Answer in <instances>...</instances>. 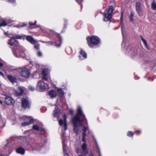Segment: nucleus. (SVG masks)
Wrapping results in <instances>:
<instances>
[{
	"instance_id": "nucleus-1",
	"label": "nucleus",
	"mask_w": 156,
	"mask_h": 156,
	"mask_svg": "<svg viewBox=\"0 0 156 156\" xmlns=\"http://www.w3.org/2000/svg\"><path fill=\"white\" fill-rule=\"evenodd\" d=\"M77 114L73 117L71 119L73 125V130L74 132L77 135L79 131V127L84 126L82 129L83 131L86 132L88 128V123L85 115L83 114L82 109L80 106H78L77 108Z\"/></svg>"
},
{
	"instance_id": "nucleus-2",
	"label": "nucleus",
	"mask_w": 156,
	"mask_h": 156,
	"mask_svg": "<svg viewBox=\"0 0 156 156\" xmlns=\"http://www.w3.org/2000/svg\"><path fill=\"white\" fill-rule=\"evenodd\" d=\"M12 51L14 55L16 57L19 58L22 56L21 53H23L25 56L26 55L24 52L25 48L18 44L16 45L15 44L12 48Z\"/></svg>"
},
{
	"instance_id": "nucleus-3",
	"label": "nucleus",
	"mask_w": 156,
	"mask_h": 156,
	"mask_svg": "<svg viewBox=\"0 0 156 156\" xmlns=\"http://www.w3.org/2000/svg\"><path fill=\"white\" fill-rule=\"evenodd\" d=\"M114 9L112 5L109 6L108 8L106 9L104 12L105 21L107 22L109 21L112 17V15L113 13Z\"/></svg>"
},
{
	"instance_id": "nucleus-4",
	"label": "nucleus",
	"mask_w": 156,
	"mask_h": 156,
	"mask_svg": "<svg viewBox=\"0 0 156 156\" xmlns=\"http://www.w3.org/2000/svg\"><path fill=\"white\" fill-rule=\"evenodd\" d=\"M88 44L90 48H93L95 45H97L100 42L99 38L97 36H93L88 37L87 39Z\"/></svg>"
},
{
	"instance_id": "nucleus-5",
	"label": "nucleus",
	"mask_w": 156,
	"mask_h": 156,
	"mask_svg": "<svg viewBox=\"0 0 156 156\" xmlns=\"http://www.w3.org/2000/svg\"><path fill=\"white\" fill-rule=\"evenodd\" d=\"M28 145H30L33 151H41V153H44L42 151V150L44 149L42 144L38 143H33L31 144L28 143Z\"/></svg>"
},
{
	"instance_id": "nucleus-6",
	"label": "nucleus",
	"mask_w": 156,
	"mask_h": 156,
	"mask_svg": "<svg viewBox=\"0 0 156 156\" xmlns=\"http://www.w3.org/2000/svg\"><path fill=\"white\" fill-rule=\"evenodd\" d=\"M5 70L3 71L4 73L7 75V77L8 80L12 83H16L17 82V79L14 76L8 75L9 74V72L11 70L12 71H16L17 69H5Z\"/></svg>"
},
{
	"instance_id": "nucleus-7",
	"label": "nucleus",
	"mask_w": 156,
	"mask_h": 156,
	"mask_svg": "<svg viewBox=\"0 0 156 156\" xmlns=\"http://www.w3.org/2000/svg\"><path fill=\"white\" fill-rule=\"evenodd\" d=\"M48 87V85L45 83L42 80H41L39 81L37 83V89L38 91H43L45 90L47 87Z\"/></svg>"
},
{
	"instance_id": "nucleus-8",
	"label": "nucleus",
	"mask_w": 156,
	"mask_h": 156,
	"mask_svg": "<svg viewBox=\"0 0 156 156\" xmlns=\"http://www.w3.org/2000/svg\"><path fill=\"white\" fill-rule=\"evenodd\" d=\"M43 79L46 81L51 82L50 75V71L48 69H43L42 71Z\"/></svg>"
},
{
	"instance_id": "nucleus-9",
	"label": "nucleus",
	"mask_w": 156,
	"mask_h": 156,
	"mask_svg": "<svg viewBox=\"0 0 156 156\" xmlns=\"http://www.w3.org/2000/svg\"><path fill=\"white\" fill-rule=\"evenodd\" d=\"M85 137H83L82 140L84 142L81 146L82 150V154L84 155H86L88 153V151L87 149V145L86 143V140L85 138Z\"/></svg>"
},
{
	"instance_id": "nucleus-10",
	"label": "nucleus",
	"mask_w": 156,
	"mask_h": 156,
	"mask_svg": "<svg viewBox=\"0 0 156 156\" xmlns=\"http://www.w3.org/2000/svg\"><path fill=\"white\" fill-rule=\"evenodd\" d=\"M63 118L64 120L61 119H60L59 120V123L60 126H62L63 125L64 129L65 130H66L67 129L66 122V114L65 113L63 114Z\"/></svg>"
},
{
	"instance_id": "nucleus-11",
	"label": "nucleus",
	"mask_w": 156,
	"mask_h": 156,
	"mask_svg": "<svg viewBox=\"0 0 156 156\" xmlns=\"http://www.w3.org/2000/svg\"><path fill=\"white\" fill-rule=\"evenodd\" d=\"M21 103L22 106L25 109L29 108L30 105V102L27 98L22 99Z\"/></svg>"
},
{
	"instance_id": "nucleus-12",
	"label": "nucleus",
	"mask_w": 156,
	"mask_h": 156,
	"mask_svg": "<svg viewBox=\"0 0 156 156\" xmlns=\"http://www.w3.org/2000/svg\"><path fill=\"white\" fill-rule=\"evenodd\" d=\"M30 74V69H22L21 75L22 77L28 78Z\"/></svg>"
},
{
	"instance_id": "nucleus-13",
	"label": "nucleus",
	"mask_w": 156,
	"mask_h": 156,
	"mask_svg": "<svg viewBox=\"0 0 156 156\" xmlns=\"http://www.w3.org/2000/svg\"><path fill=\"white\" fill-rule=\"evenodd\" d=\"M5 102L7 105H13L15 103L14 100L11 97H6L5 99Z\"/></svg>"
},
{
	"instance_id": "nucleus-14",
	"label": "nucleus",
	"mask_w": 156,
	"mask_h": 156,
	"mask_svg": "<svg viewBox=\"0 0 156 156\" xmlns=\"http://www.w3.org/2000/svg\"><path fill=\"white\" fill-rule=\"evenodd\" d=\"M141 4L139 2H137L136 5V11L140 16L143 15V13L142 9L141 6Z\"/></svg>"
},
{
	"instance_id": "nucleus-15",
	"label": "nucleus",
	"mask_w": 156,
	"mask_h": 156,
	"mask_svg": "<svg viewBox=\"0 0 156 156\" xmlns=\"http://www.w3.org/2000/svg\"><path fill=\"white\" fill-rule=\"evenodd\" d=\"M62 146H63V153L64 154V156H69V154L67 152V147L66 146L67 142L63 140L62 141Z\"/></svg>"
},
{
	"instance_id": "nucleus-16",
	"label": "nucleus",
	"mask_w": 156,
	"mask_h": 156,
	"mask_svg": "<svg viewBox=\"0 0 156 156\" xmlns=\"http://www.w3.org/2000/svg\"><path fill=\"white\" fill-rule=\"evenodd\" d=\"M45 133V130L44 128H41L40 129L39 132L36 134V135L37 136L41 137L42 139H43V137H46Z\"/></svg>"
},
{
	"instance_id": "nucleus-17",
	"label": "nucleus",
	"mask_w": 156,
	"mask_h": 156,
	"mask_svg": "<svg viewBox=\"0 0 156 156\" xmlns=\"http://www.w3.org/2000/svg\"><path fill=\"white\" fill-rule=\"evenodd\" d=\"M58 100L57 101V104L55 105V110L54 111L53 115L55 117H58L60 115V111L59 109H58V108L57 107L56 105H58Z\"/></svg>"
},
{
	"instance_id": "nucleus-18",
	"label": "nucleus",
	"mask_w": 156,
	"mask_h": 156,
	"mask_svg": "<svg viewBox=\"0 0 156 156\" xmlns=\"http://www.w3.org/2000/svg\"><path fill=\"white\" fill-rule=\"evenodd\" d=\"M9 37H10L11 38L8 41V44L11 46H13L14 44H15H15L16 45L17 44H18V43L16 42L15 39L13 37L11 36H9Z\"/></svg>"
},
{
	"instance_id": "nucleus-19",
	"label": "nucleus",
	"mask_w": 156,
	"mask_h": 156,
	"mask_svg": "<svg viewBox=\"0 0 156 156\" xmlns=\"http://www.w3.org/2000/svg\"><path fill=\"white\" fill-rule=\"evenodd\" d=\"M80 54L79 56V59L80 60H83L87 58V55L86 52L83 50H81L80 52Z\"/></svg>"
},
{
	"instance_id": "nucleus-20",
	"label": "nucleus",
	"mask_w": 156,
	"mask_h": 156,
	"mask_svg": "<svg viewBox=\"0 0 156 156\" xmlns=\"http://www.w3.org/2000/svg\"><path fill=\"white\" fill-rule=\"evenodd\" d=\"M26 40L31 44H34L36 42V40H34L32 37L30 35H27L26 37Z\"/></svg>"
},
{
	"instance_id": "nucleus-21",
	"label": "nucleus",
	"mask_w": 156,
	"mask_h": 156,
	"mask_svg": "<svg viewBox=\"0 0 156 156\" xmlns=\"http://www.w3.org/2000/svg\"><path fill=\"white\" fill-rule=\"evenodd\" d=\"M12 22L11 20L9 19H4L3 20L2 23H0V27L1 26H5L8 25V24Z\"/></svg>"
},
{
	"instance_id": "nucleus-22",
	"label": "nucleus",
	"mask_w": 156,
	"mask_h": 156,
	"mask_svg": "<svg viewBox=\"0 0 156 156\" xmlns=\"http://www.w3.org/2000/svg\"><path fill=\"white\" fill-rule=\"evenodd\" d=\"M16 152L17 153L23 155L25 153V150L21 147H19L16 149Z\"/></svg>"
},
{
	"instance_id": "nucleus-23",
	"label": "nucleus",
	"mask_w": 156,
	"mask_h": 156,
	"mask_svg": "<svg viewBox=\"0 0 156 156\" xmlns=\"http://www.w3.org/2000/svg\"><path fill=\"white\" fill-rule=\"evenodd\" d=\"M22 119H24L26 122H31V124H32L34 122V119L31 117H27L26 116H23Z\"/></svg>"
},
{
	"instance_id": "nucleus-24",
	"label": "nucleus",
	"mask_w": 156,
	"mask_h": 156,
	"mask_svg": "<svg viewBox=\"0 0 156 156\" xmlns=\"http://www.w3.org/2000/svg\"><path fill=\"white\" fill-rule=\"evenodd\" d=\"M49 95L51 98H53L56 97V93L55 90H51L49 92Z\"/></svg>"
},
{
	"instance_id": "nucleus-25",
	"label": "nucleus",
	"mask_w": 156,
	"mask_h": 156,
	"mask_svg": "<svg viewBox=\"0 0 156 156\" xmlns=\"http://www.w3.org/2000/svg\"><path fill=\"white\" fill-rule=\"evenodd\" d=\"M57 94L59 97H62L64 94L63 92L62 88L58 89L57 91Z\"/></svg>"
},
{
	"instance_id": "nucleus-26",
	"label": "nucleus",
	"mask_w": 156,
	"mask_h": 156,
	"mask_svg": "<svg viewBox=\"0 0 156 156\" xmlns=\"http://www.w3.org/2000/svg\"><path fill=\"white\" fill-rule=\"evenodd\" d=\"M16 93L18 96L21 95L23 93V90L22 88L19 87L16 91Z\"/></svg>"
},
{
	"instance_id": "nucleus-27",
	"label": "nucleus",
	"mask_w": 156,
	"mask_h": 156,
	"mask_svg": "<svg viewBox=\"0 0 156 156\" xmlns=\"http://www.w3.org/2000/svg\"><path fill=\"white\" fill-rule=\"evenodd\" d=\"M140 37L141 38V39L142 40V41L143 42L144 45H145L146 47L149 50V48H148V46L147 43L146 41L144 38L142 37L141 35H140Z\"/></svg>"
},
{
	"instance_id": "nucleus-28",
	"label": "nucleus",
	"mask_w": 156,
	"mask_h": 156,
	"mask_svg": "<svg viewBox=\"0 0 156 156\" xmlns=\"http://www.w3.org/2000/svg\"><path fill=\"white\" fill-rule=\"evenodd\" d=\"M46 43L50 45H54L55 46L57 47H59L60 46V44L58 45L57 43L53 42L51 41L46 42Z\"/></svg>"
},
{
	"instance_id": "nucleus-29",
	"label": "nucleus",
	"mask_w": 156,
	"mask_h": 156,
	"mask_svg": "<svg viewBox=\"0 0 156 156\" xmlns=\"http://www.w3.org/2000/svg\"><path fill=\"white\" fill-rule=\"evenodd\" d=\"M33 129L27 130L24 132V133L25 135L26 136H28L31 134L33 132Z\"/></svg>"
},
{
	"instance_id": "nucleus-30",
	"label": "nucleus",
	"mask_w": 156,
	"mask_h": 156,
	"mask_svg": "<svg viewBox=\"0 0 156 156\" xmlns=\"http://www.w3.org/2000/svg\"><path fill=\"white\" fill-rule=\"evenodd\" d=\"M44 66H42V65H40L39 64H37L35 62H34L33 64V67L34 68H42L43 67H44Z\"/></svg>"
},
{
	"instance_id": "nucleus-31",
	"label": "nucleus",
	"mask_w": 156,
	"mask_h": 156,
	"mask_svg": "<svg viewBox=\"0 0 156 156\" xmlns=\"http://www.w3.org/2000/svg\"><path fill=\"white\" fill-rule=\"evenodd\" d=\"M126 134L127 136L128 137H131L133 136L134 134V132L133 133L131 131H129Z\"/></svg>"
},
{
	"instance_id": "nucleus-32",
	"label": "nucleus",
	"mask_w": 156,
	"mask_h": 156,
	"mask_svg": "<svg viewBox=\"0 0 156 156\" xmlns=\"http://www.w3.org/2000/svg\"><path fill=\"white\" fill-rule=\"evenodd\" d=\"M128 50V49L127 50L126 53H127V52H128V54H129V55L133 56L134 55H135L136 54V52H134V51H133V50L130 51H129Z\"/></svg>"
},
{
	"instance_id": "nucleus-33",
	"label": "nucleus",
	"mask_w": 156,
	"mask_h": 156,
	"mask_svg": "<svg viewBox=\"0 0 156 156\" xmlns=\"http://www.w3.org/2000/svg\"><path fill=\"white\" fill-rule=\"evenodd\" d=\"M27 26V24H26L25 23H21L19 24H17L15 26V27H16L17 28H20V27H25Z\"/></svg>"
},
{
	"instance_id": "nucleus-34",
	"label": "nucleus",
	"mask_w": 156,
	"mask_h": 156,
	"mask_svg": "<svg viewBox=\"0 0 156 156\" xmlns=\"http://www.w3.org/2000/svg\"><path fill=\"white\" fill-rule=\"evenodd\" d=\"M30 124H31V122H27L26 121L23 123H21V125L22 126H28Z\"/></svg>"
},
{
	"instance_id": "nucleus-35",
	"label": "nucleus",
	"mask_w": 156,
	"mask_h": 156,
	"mask_svg": "<svg viewBox=\"0 0 156 156\" xmlns=\"http://www.w3.org/2000/svg\"><path fill=\"white\" fill-rule=\"evenodd\" d=\"M34 47L35 48L38 50L39 48L40 44L39 43H38L37 41H36V42L35 43V44H34Z\"/></svg>"
},
{
	"instance_id": "nucleus-36",
	"label": "nucleus",
	"mask_w": 156,
	"mask_h": 156,
	"mask_svg": "<svg viewBox=\"0 0 156 156\" xmlns=\"http://www.w3.org/2000/svg\"><path fill=\"white\" fill-rule=\"evenodd\" d=\"M151 8L154 10H156V3L154 1H153L152 3Z\"/></svg>"
},
{
	"instance_id": "nucleus-37",
	"label": "nucleus",
	"mask_w": 156,
	"mask_h": 156,
	"mask_svg": "<svg viewBox=\"0 0 156 156\" xmlns=\"http://www.w3.org/2000/svg\"><path fill=\"white\" fill-rule=\"evenodd\" d=\"M95 141L96 143V150L97 151V153L99 152V151H101L100 150V149L99 147V146L98 144V143L97 142V141L96 140H95Z\"/></svg>"
},
{
	"instance_id": "nucleus-38",
	"label": "nucleus",
	"mask_w": 156,
	"mask_h": 156,
	"mask_svg": "<svg viewBox=\"0 0 156 156\" xmlns=\"http://www.w3.org/2000/svg\"><path fill=\"white\" fill-rule=\"evenodd\" d=\"M15 39H21L22 38V37L18 35H16L12 36Z\"/></svg>"
},
{
	"instance_id": "nucleus-39",
	"label": "nucleus",
	"mask_w": 156,
	"mask_h": 156,
	"mask_svg": "<svg viewBox=\"0 0 156 156\" xmlns=\"http://www.w3.org/2000/svg\"><path fill=\"white\" fill-rule=\"evenodd\" d=\"M36 21H35V22L34 23H32L31 22H30L29 23V24L30 25H31V26L35 25V27H34V28H37V27H39V26H38L36 25Z\"/></svg>"
},
{
	"instance_id": "nucleus-40",
	"label": "nucleus",
	"mask_w": 156,
	"mask_h": 156,
	"mask_svg": "<svg viewBox=\"0 0 156 156\" xmlns=\"http://www.w3.org/2000/svg\"><path fill=\"white\" fill-rule=\"evenodd\" d=\"M33 128L34 130H38V132H39V130H40V129L39 128L38 126L36 125H35L33 126Z\"/></svg>"
},
{
	"instance_id": "nucleus-41",
	"label": "nucleus",
	"mask_w": 156,
	"mask_h": 156,
	"mask_svg": "<svg viewBox=\"0 0 156 156\" xmlns=\"http://www.w3.org/2000/svg\"><path fill=\"white\" fill-rule=\"evenodd\" d=\"M28 89L32 91H33L35 89L34 87L31 86H30L28 87Z\"/></svg>"
},
{
	"instance_id": "nucleus-42",
	"label": "nucleus",
	"mask_w": 156,
	"mask_h": 156,
	"mask_svg": "<svg viewBox=\"0 0 156 156\" xmlns=\"http://www.w3.org/2000/svg\"><path fill=\"white\" fill-rule=\"evenodd\" d=\"M141 133V131L140 130H137L134 132V134L136 133L137 135H139Z\"/></svg>"
},
{
	"instance_id": "nucleus-43",
	"label": "nucleus",
	"mask_w": 156,
	"mask_h": 156,
	"mask_svg": "<svg viewBox=\"0 0 156 156\" xmlns=\"http://www.w3.org/2000/svg\"><path fill=\"white\" fill-rule=\"evenodd\" d=\"M121 29H122V34L123 37V43L122 44V46L123 45V43H124V34L123 32V27H121Z\"/></svg>"
},
{
	"instance_id": "nucleus-44",
	"label": "nucleus",
	"mask_w": 156,
	"mask_h": 156,
	"mask_svg": "<svg viewBox=\"0 0 156 156\" xmlns=\"http://www.w3.org/2000/svg\"><path fill=\"white\" fill-rule=\"evenodd\" d=\"M4 66V64L2 62L0 59V68L3 67Z\"/></svg>"
},
{
	"instance_id": "nucleus-45",
	"label": "nucleus",
	"mask_w": 156,
	"mask_h": 156,
	"mask_svg": "<svg viewBox=\"0 0 156 156\" xmlns=\"http://www.w3.org/2000/svg\"><path fill=\"white\" fill-rule=\"evenodd\" d=\"M69 113L72 115H73L74 114V111L73 109H70L69 110Z\"/></svg>"
},
{
	"instance_id": "nucleus-46",
	"label": "nucleus",
	"mask_w": 156,
	"mask_h": 156,
	"mask_svg": "<svg viewBox=\"0 0 156 156\" xmlns=\"http://www.w3.org/2000/svg\"><path fill=\"white\" fill-rule=\"evenodd\" d=\"M40 28L42 31H44V32H45V28L43 27H40Z\"/></svg>"
},
{
	"instance_id": "nucleus-47",
	"label": "nucleus",
	"mask_w": 156,
	"mask_h": 156,
	"mask_svg": "<svg viewBox=\"0 0 156 156\" xmlns=\"http://www.w3.org/2000/svg\"><path fill=\"white\" fill-rule=\"evenodd\" d=\"M123 12H122V13H121V18H120V20H121V22H122V21L123 20Z\"/></svg>"
},
{
	"instance_id": "nucleus-48",
	"label": "nucleus",
	"mask_w": 156,
	"mask_h": 156,
	"mask_svg": "<svg viewBox=\"0 0 156 156\" xmlns=\"http://www.w3.org/2000/svg\"><path fill=\"white\" fill-rule=\"evenodd\" d=\"M37 55L39 56H41L42 55V53L40 51H38L37 53Z\"/></svg>"
},
{
	"instance_id": "nucleus-49",
	"label": "nucleus",
	"mask_w": 156,
	"mask_h": 156,
	"mask_svg": "<svg viewBox=\"0 0 156 156\" xmlns=\"http://www.w3.org/2000/svg\"><path fill=\"white\" fill-rule=\"evenodd\" d=\"M8 2L11 3H13L15 1V0H7Z\"/></svg>"
},
{
	"instance_id": "nucleus-50",
	"label": "nucleus",
	"mask_w": 156,
	"mask_h": 156,
	"mask_svg": "<svg viewBox=\"0 0 156 156\" xmlns=\"http://www.w3.org/2000/svg\"><path fill=\"white\" fill-rule=\"evenodd\" d=\"M83 137H85L86 135V132L83 131L82 133Z\"/></svg>"
},
{
	"instance_id": "nucleus-51",
	"label": "nucleus",
	"mask_w": 156,
	"mask_h": 156,
	"mask_svg": "<svg viewBox=\"0 0 156 156\" xmlns=\"http://www.w3.org/2000/svg\"><path fill=\"white\" fill-rule=\"evenodd\" d=\"M50 32L51 33V34H53L55 35L56 34L53 31V30H50Z\"/></svg>"
},
{
	"instance_id": "nucleus-52",
	"label": "nucleus",
	"mask_w": 156,
	"mask_h": 156,
	"mask_svg": "<svg viewBox=\"0 0 156 156\" xmlns=\"http://www.w3.org/2000/svg\"><path fill=\"white\" fill-rule=\"evenodd\" d=\"M80 149L79 148H77L76 150V152L77 153L79 154L80 153Z\"/></svg>"
},
{
	"instance_id": "nucleus-53",
	"label": "nucleus",
	"mask_w": 156,
	"mask_h": 156,
	"mask_svg": "<svg viewBox=\"0 0 156 156\" xmlns=\"http://www.w3.org/2000/svg\"><path fill=\"white\" fill-rule=\"evenodd\" d=\"M134 15V13L133 12H131L130 16L133 17Z\"/></svg>"
},
{
	"instance_id": "nucleus-54",
	"label": "nucleus",
	"mask_w": 156,
	"mask_h": 156,
	"mask_svg": "<svg viewBox=\"0 0 156 156\" xmlns=\"http://www.w3.org/2000/svg\"><path fill=\"white\" fill-rule=\"evenodd\" d=\"M130 21L131 22H133V17L130 16Z\"/></svg>"
},
{
	"instance_id": "nucleus-55",
	"label": "nucleus",
	"mask_w": 156,
	"mask_h": 156,
	"mask_svg": "<svg viewBox=\"0 0 156 156\" xmlns=\"http://www.w3.org/2000/svg\"><path fill=\"white\" fill-rule=\"evenodd\" d=\"M0 75L2 76L3 77H4V75L3 73L1 71H0Z\"/></svg>"
},
{
	"instance_id": "nucleus-56",
	"label": "nucleus",
	"mask_w": 156,
	"mask_h": 156,
	"mask_svg": "<svg viewBox=\"0 0 156 156\" xmlns=\"http://www.w3.org/2000/svg\"><path fill=\"white\" fill-rule=\"evenodd\" d=\"M66 23H67V20H65V23H64V27L65 28H66V25L67 24Z\"/></svg>"
},
{
	"instance_id": "nucleus-57",
	"label": "nucleus",
	"mask_w": 156,
	"mask_h": 156,
	"mask_svg": "<svg viewBox=\"0 0 156 156\" xmlns=\"http://www.w3.org/2000/svg\"><path fill=\"white\" fill-rule=\"evenodd\" d=\"M89 156H94V154L92 153H91Z\"/></svg>"
},
{
	"instance_id": "nucleus-58",
	"label": "nucleus",
	"mask_w": 156,
	"mask_h": 156,
	"mask_svg": "<svg viewBox=\"0 0 156 156\" xmlns=\"http://www.w3.org/2000/svg\"><path fill=\"white\" fill-rule=\"evenodd\" d=\"M30 64H29V67H32L31 66H32V64H31V61H30Z\"/></svg>"
},
{
	"instance_id": "nucleus-59",
	"label": "nucleus",
	"mask_w": 156,
	"mask_h": 156,
	"mask_svg": "<svg viewBox=\"0 0 156 156\" xmlns=\"http://www.w3.org/2000/svg\"><path fill=\"white\" fill-rule=\"evenodd\" d=\"M98 154L99 155V156H102L101 155V151H99V152H98Z\"/></svg>"
},
{
	"instance_id": "nucleus-60",
	"label": "nucleus",
	"mask_w": 156,
	"mask_h": 156,
	"mask_svg": "<svg viewBox=\"0 0 156 156\" xmlns=\"http://www.w3.org/2000/svg\"><path fill=\"white\" fill-rule=\"evenodd\" d=\"M76 1L78 3H80V0H76Z\"/></svg>"
},
{
	"instance_id": "nucleus-61",
	"label": "nucleus",
	"mask_w": 156,
	"mask_h": 156,
	"mask_svg": "<svg viewBox=\"0 0 156 156\" xmlns=\"http://www.w3.org/2000/svg\"><path fill=\"white\" fill-rule=\"evenodd\" d=\"M40 42H42L43 43H46V42H45V41H39Z\"/></svg>"
},
{
	"instance_id": "nucleus-62",
	"label": "nucleus",
	"mask_w": 156,
	"mask_h": 156,
	"mask_svg": "<svg viewBox=\"0 0 156 156\" xmlns=\"http://www.w3.org/2000/svg\"><path fill=\"white\" fill-rule=\"evenodd\" d=\"M135 79L136 80H138V79H139V77H137V76H136Z\"/></svg>"
},
{
	"instance_id": "nucleus-63",
	"label": "nucleus",
	"mask_w": 156,
	"mask_h": 156,
	"mask_svg": "<svg viewBox=\"0 0 156 156\" xmlns=\"http://www.w3.org/2000/svg\"><path fill=\"white\" fill-rule=\"evenodd\" d=\"M28 66H25L24 67V68H24V69H25V68H27L28 67Z\"/></svg>"
},
{
	"instance_id": "nucleus-64",
	"label": "nucleus",
	"mask_w": 156,
	"mask_h": 156,
	"mask_svg": "<svg viewBox=\"0 0 156 156\" xmlns=\"http://www.w3.org/2000/svg\"><path fill=\"white\" fill-rule=\"evenodd\" d=\"M0 156H7L6 155H4V154H2L0 155Z\"/></svg>"
}]
</instances>
